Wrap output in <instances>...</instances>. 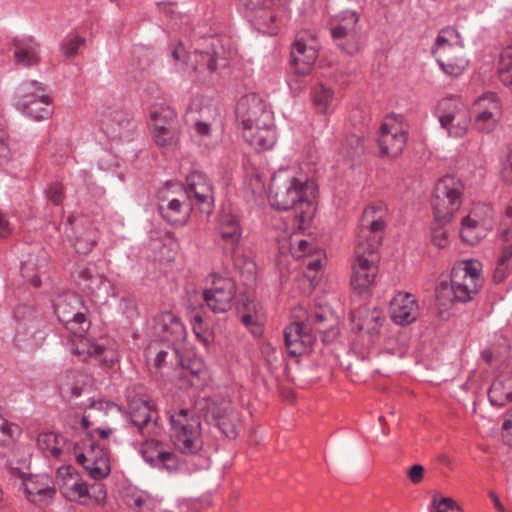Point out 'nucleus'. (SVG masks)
Wrapping results in <instances>:
<instances>
[{
    "label": "nucleus",
    "mask_w": 512,
    "mask_h": 512,
    "mask_svg": "<svg viewBox=\"0 0 512 512\" xmlns=\"http://www.w3.org/2000/svg\"><path fill=\"white\" fill-rule=\"evenodd\" d=\"M195 410L196 412H191L181 408L167 411L171 441L180 453L196 455L202 450L200 416L216 426L227 438L237 437L240 415L230 402L222 400L217 403L209 398H202L195 403Z\"/></svg>",
    "instance_id": "1"
},
{
    "label": "nucleus",
    "mask_w": 512,
    "mask_h": 512,
    "mask_svg": "<svg viewBox=\"0 0 512 512\" xmlns=\"http://www.w3.org/2000/svg\"><path fill=\"white\" fill-rule=\"evenodd\" d=\"M386 214L382 202L367 206L362 213L350 279L352 289L359 294L368 291L375 283L379 261L377 250L383 239Z\"/></svg>",
    "instance_id": "2"
},
{
    "label": "nucleus",
    "mask_w": 512,
    "mask_h": 512,
    "mask_svg": "<svg viewBox=\"0 0 512 512\" xmlns=\"http://www.w3.org/2000/svg\"><path fill=\"white\" fill-rule=\"evenodd\" d=\"M54 313L58 320L80 338L72 349L75 355H83V361L94 360L99 365L110 367L118 361V353L110 347L90 342L82 334L90 327V321L85 312L80 311L82 301L74 294H63L56 298L53 304Z\"/></svg>",
    "instance_id": "3"
},
{
    "label": "nucleus",
    "mask_w": 512,
    "mask_h": 512,
    "mask_svg": "<svg viewBox=\"0 0 512 512\" xmlns=\"http://www.w3.org/2000/svg\"><path fill=\"white\" fill-rule=\"evenodd\" d=\"M316 195L317 185L313 180L291 177L276 192L272 205L278 210L300 208L297 217L301 223H305L312 219L316 211Z\"/></svg>",
    "instance_id": "4"
},
{
    "label": "nucleus",
    "mask_w": 512,
    "mask_h": 512,
    "mask_svg": "<svg viewBox=\"0 0 512 512\" xmlns=\"http://www.w3.org/2000/svg\"><path fill=\"white\" fill-rule=\"evenodd\" d=\"M216 229L221 242L231 256L235 268L249 281H254L256 277L255 262L241 254L238 250L243 237V226L240 219L230 211L223 210L217 216Z\"/></svg>",
    "instance_id": "5"
},
{
    "label": "nucleus",
    "mask_w": 512,
    "mask_h": 512,
    "mask_svg": "<svg viewBox=\"0 0 512 512\" xmlns=\"http://www.w3.org/2000/svg\"><path fill=\"white\" fill-rule=\"evenodd\" d=\"M464 184L451 175H445L435 185L432 208L434 220L449 223L459 211L463 202Z\"/></svg>",
    "instance_id": "6"
},
{
    "label": "nucleus",
    "mask_w": 512,
    "mask_h": 512,
    "mask_svg": "<svg viewBox=\"0 0 512 512\" xmlns=\"http://www.w3.org/2000/svg\"><path fill=\"white\" fill-rule=\"evenodd\" d=\"M360 16L354 10L337 13L329 23L330 35L335 45L348 55H354L362 48Z\"/></svg>",
    "instance_id": "7"
},
{
    "label": "nucleus",
    "mask_w": 512,
    "mask_h": 512,
    "mask_svg": "<svg viewBox=\"0 0 512 512\" xmlns=\"http://www.w3.org/2000/svg\"><path fill=\"white\" fill-rule=\"evenodd\" d=\"M481 271V263L473 259L453 266L450 285L455 301L467 303L474 298L483 282Z\"/></svg>",
    "instance_id": "8"
},
{
    "label": "nucleus",
    "mask_w": 512,
    "mask_h": 512,
    "mask_svg": "<svg viewBox=\"0 0 512 512\" xmlns=\"http://www.w3.org/2000/svg\"><path fill=\"white\" fill-rule=\"evenodd\" d=\"M153 122V139L155 144L168 152L179 148L180 130L177 126L175 111L164 104L153 105L150 109Z\"/></svg>",
    "instance_id": "9"
},
{
    "label": "nucleus",
    "mask_w": 512,
    "mask_h": 512,
    "mask_svg": "<svg viewBox=\"0 0 512 512\" xmlns=\"http://www.w3.org/2000/svg\"><path fill=\"white\" fill-rule=\"evenodd\" d=\"M144 461L152 467L168 473H192L198 466H190L187 461L170 450H164L161 443L154 439H146L141 448Z\"/></svg>",
    "instance_id": "10"
},
{
    "label": "nucleus",
    "mask_w": 512,
    "mask_h": 512,
    "mask_svg": "<svg viewBox=\"0 0 512 512\" xmlns=\"http://www.w3.org/2000/svg\"><path fill=\"white\" fill-rule=\"evenodd\" d=\"M126 399L129 406V420L137 432L145 440L158 435L160 432L158 413L150 401L144 397L137 398L131 389L127 390Z\"/></svg>",
    "instance_id": "11"
},
{
    "label": "nucleus",
    "mask_w": 512,
    "mask_h": 512,
    "mask_svg": "<svg viewBox=\"0 0 512 512\" xmlns=\"http://www.w3.org/2000/svg\"><path fill=\"white\" fill-rule=\"evenodd\" d=\"M494 219L495 212L491 204H474L469 214L462 219L461 239L469 245H475L493 228Z\"/></svg>",
    "instance_id": "12"
},
{
    "label": "nucleus",
    "mask_w": 512,
    "mask_h": 512,
    "mask_svg": "<svg viewBox=\"0 0 512 512\" xmlns=\"http://www.w3.org/2000/svg\"><path fill=\"white\" fill-rule=\"evenodd\" d=\"M435 115L449 136L461 138L466 134L470 120L459 97L452 96L441 99L435 109Z\"/></svg>",
    "instance_id": "13"
},
{
    "label": "nucleus",
    "mask_w": 512,
    "mask_h": 512,
    "mask_svg": "<svg viewBox=\"0 0 512 512\" xmlns=\"http://www.w3.org/2000/svg\"><path fill=\"white\" fill-rule=\"evenodd\" d=\"M189 60L194 71L199 73H213L219 62L225 61V50L221 39L215 36H207L199 39L193 51L189 54Z\"/></svg>",
    "instance_id": "14"
},
{
    "label": "nucleus",
    "mask_w": 512,
    "mask_h": 512,
    "mask_svg": "<svg viewBox=\"0 0 512 512\" xmlns=\"http://www.w3.org/2000/svg\"><path fill=\"white\" fill-rule=\"evenodd\" d=\"M64 234L68 242L80 254H88L98 242V231L86 216H69L64 224Z\"/></svg>",
    "instance_id": "15"
},
{
    "label": "nucleus",
    "mask_w": 512,
    "mask_h": 512,
    "mask_svg": "<svg viewBox=\"0 0 512 512\" xmlns=\"http://www.w3.org/2000/svg\"><path fill=\"white\" fill-rule=\"evenodd\" d=\"M211 285L203 291L206 307L215 314L229 311L236 297V283L232 278L211 274Z\"/></svg>",
    "instance_id": "16"
},
{
    "label": "nucleus",
    "mask_w": 512,
    "mask_h": 512,
    "mask_svg": "<svg viewBox=\"0 0 512 512\" xmlns=\"http://www.w3.org/2000/svg\"><path fill=\"white\" fill-rule=\"evenodd\" d=\"M181 193L187 195L192 205H198L199 210L207 215L214 207V191L210 179L200 171H193L186 177V187Z\"/></svg>",
    "instance_id": "17"
},
{
    "label": "nucleus",
    "mask_w": 512,
    "mask_h": 512,
    "mask_svg": "<svg viewBox=\"0 0 512 512\" xmlns=\"http://www.w3.org/2000/svg\"><path fill=\"white\" fill-rule=\"evenodd\" d=\"M237 118L242 125V132L249 127L267 125L273 122V113L267 109L264 101L255 94L242 97L236 108Z\"/></svg>",
    "instance_id": "18"
},
{
    "label": "nucleus",
    "mask_w": 512,
    "mask_h": 512,
    "mask_svg": "<svg viewBox=\"0 0 512 512\" xmlns=\"http://www.w3.org/2000/svg\"><path fill=\"white\" fill-rule=\"evenodd\" d=\"M132 123L129 114L120 106L103 108L99 115V129L109 140L129 139Z\"/></svg>",
    "instance_id": "19"
},
{
    "label": "nucleus",
    "mask_w": 512,
    "mask_h": 512,
    "mask_svg": "<svg viewBox=\"0 0 512 512\" xmlns=\"http://www.w3.org/2000/svg\"><path fill=\"white\" fill-rule=\"evenodd\" d=\"M192 211V204L185 193L161 196L159 200V212L162 218L174 226L185 225Z\"/></svg>",
    "instance_id": "20"
},
{
    "label": "nucleus",
    "mask_w": 512,
    "mask_h": 512,
    "mask_svg": "<svg viewBox=\"0 0 512 512\" xmlns=\"http://www.w3.org/2000/svg\"><path fill=\"white\" fill-rule=\"evenodd\" d=\"M419 313L418 301L411 293L399 292L390 301L389 314L396 325H410L417 320Z\"/></svg>",
    "instance_id": "21"
},
{
    "label": "nucleus",
    "mask_w": 512,
    "mask_h": 512,
    "mask_svg": "<svg viewBox=\"0 0 512 512\" xmlns=\"http://www.w3.org/2000/svg\"><path fill=\"white\" fill-rule=\"evenodd\" d=\"M22 485L27 499L35 505H47L56 494L54 482L47 474L26 477Z\"/></svg>",
    "instance_id": "22"
},
{
    "label": "nucleus",
    "mask_w": 512,
    "mask_h": 512,
    "mask_svg": "<svg viewBox=\"0 0 512 512\" xmlns=\"http://www.w3.org/2000/svg\"><path fill=\"white\" fill-rule=\"evenodd\" d=\"M378 146L382 157L396 158L407 143V132L398 125L384 123L380 127Z\"/></svg>",
    "instance_id": "23"
},
{
    "label": "nucleus",
    "mask_w": 512,
    "mask_h": 512,
    "mask_svg": "<svg viewBox=\"0 0 512 512\" xmlns=\"http://www.w3.org/2000/svg\"><path fill=\"white\" fill-rule=\"evenodd\" d=\"M313 340L311 328L305 322L295 321L284 329L285 346L291 356L307 353L311 348Z\"/></svg>",
    "instance_id": "24"
},
{
    "label": "nucleus",
    "mask_w": 512,
    "mask_h": 512,
    "mask_svg": "<svg viewBox=\"0 0 512 512\" xmlns=\"http://www.w3.org/2000/svg\"><path fill=\"white\" fill-rule=\"evenodd\" d=\"M58 475L62 495L70 501L85 503L88 497V488L78 472L71 466H64L59 468Z\"/></svg>",
    "instance_id": "25"
},
{
    "label": "nucleus",
    "mask_w": 512,
    "mask_h": 512,
    "mask_svg": "<svg viewBox=\"0 0 512 512\" xmlns=\"http://www.w3.org/2000/svg\"><path fill=\"white\" fill-rule=\"evenodd\" d=\"M47 267V253L41 248H36L21 261V274L31 285L39 287L41 285V275L46 272Z\"/></svg>",
    "instance_id": "26"
},
{
    "label": "nucleus",
    "mask_w": 512,
    "mask_h": 512,
    "mask_svg": "<svg viewBox=\"0 0 512 512\" xmlns=\"http://www.w3.org/2000/svg\"><path fill=\"white\" fill-rule=\"evenodd\" d=\"M155 328L164 334L170 343L180 344L186 338V328L179 317L170 311H165L155 318Z\"/></svg>",
    "instance_id": "27"
},
{
    "label": "nucleus",
    "mask_w": 512,
    "mask_h": 512,
    "mask_svg": "<svg viewBox=\"0 0 512 512\" xmlns=\"http://www.w3.org/2000/svg\"><path fill=\"white\" fill-rule=\"evenodd\" d=\"M242 136L257 151L271 149L277 141L274 121L267 125L249 127L245 132H242Z\"/></svg>",
    "instance_id": "28"
},
{
    "label": "nucleus",
    "mask_w": 512,
    "mask_h": 512,
    "mask_svg": "<svg viewBox=\"0 0 512 512\" xmlns=\"http://www.w3.org/2000/svg\"><path fill=\"white\" fill-rule=\"evenodd\" d=\"M317 51L302 40H296L291 49V65L294 72L305 76L310 73L317 59Z\"/></svg>",
    "instance_id": "29"
},
{
    "label": "nucleus",
    "mask_w": 512,
    "mask_h": 512,
    "mask_svg": "<svg viewBox=\"0 0 512 512\" xmlns=\"http://www.w3.org/2000/svg\"><path fill=\"white\" fill-rule=\"evenodd\" d=\"M440 70L447 76L457 78L464 74L469 66L464 48L435 56Z\"/></svg>",
    "instance_id": "30"
},
{
    "label": "nucleus",
    "mask_w": 512,
    "mask_h": 512,
    "mask_svg": "<svg viewBox=\"0 0 512 512\" xmlns=\"http://www.w3.org/2000/svg\"><path fill=\"white\" fill-rule=\"evenodd\" d=\"M464 48V40L458 29L454 26H446L438 32L431 53L436 56Z\"/></svg>",
    "instance_id": "31"
},
{
    "label": "nucleus",
    "mask_w": 512,
    "mask_h": 512,
    "mask_svg": "<svg viewBox=\"0 0 512 512\" xmlns=\"http://www.w3.org/2000/svg\"><path fill=\"white\" fill-rule=\"evenodd\" d=\"M14 56L16 62L29 67L39 61L40 45L31 36H25L14 40Z\"/></svg>",
    "instance_id": "32"
},
{
    "label": "nucleus",
    "mask_w": 512,
    "mask_h": 512,
    "mask_svg": "<svg viewBox=\"0 0 512 512\" xmlns=\"http://www.w3.org/2000/svg\"><path fill=\"white\" fill-rule=\"evenodd\" d=\"M52 104L53 99L49 94H41L38 98L31 99L30 103L27 104V108L21 106L17 110L30 119L41 121L48 119L52 115Z\"/></svg>",
    "instance_id": "33"
},
{
    "label": "nucleus",
    "mask_w": 512,
    "mask_h": 512,
    "mask_svg": "<svg viewBox=\"0 0 512 512\" xmlns=\"http://www.w3.org/2000/svg\"><path fill=\"white\" fill-rule=\"evenodd\" d=\"M509 348L510 345L507 339L503 338L499 347L495 346V348L487 349L482 352V357L487 363L492 364L494 361L495 364L500 363L498 369L501 377L512 376V356L508 359L501 360L504 355L507 354Z\"/></svg>",
    "instance_id": "34"
},
{
    "label": "nucleus",
    "mask_w": 512,
    "mask_h": 512,
    "mask_svg": "<svg viewBox=\"0 0 512 512\" xmlns=\"http://www.w3.org/2000/svg\"><path fill=\"white\" fill-rule=\"evenodd\" d=\"M93 303L98 306H106L109 304L110 298H116L118 291L115 284L104 277L94 280V285L86 291Z\"/></svg>",
    "instance_id": "35"
},
{
    "label": "nucleus",
    "mask_w": 512,
    "mask_h": 512,
    "mask_svg": "<svg viewBox=\"0 0 512 512\" xmlns=\"http://www.w3.org/2000/svg\"><path fill=\"white\" fill-rule=\"evenodd\" d=\"M358 318L359 322L356 324L358 331H364L370 335H376L379 333L380 328L384 321V316L377 310H358L352 313V320Z\"/></svg>",
    "instance_id": "36"
},
{
    "label": "nucleus",
    "mask_w": 512,
    "mask_h": 512,
    "mask_svg": "<svg viewBox=\"0 0 512 512\" xmlns=\"http://www.w3.org/2000/svg\"><path fill=\"white\" fill-rule=\"evenodd\" d=\"M41 94H48L47 88L41 82L36 80H26L21 82L15 90L16 109L21 106L27 108L31 99L38 98Z\"/></svg>",
    "instance_id": "37"
},
{
    "label": "nucleus",
    "mask_w": 512,
    "mask_h": 512,
    "mask_svg": "<svg viewBox=\"0 0 512 512\" xmlns=\"http://www.w3.org/2000/svg\"><path fill=\"white\" fill-rule=\"evenodd\" d=\"M98 451H104L91 437H84L72 446V455L82 467L98 457Z\"/></svg>",
    "instance_id": "38"
},
{
    "label": "nucleus",
    "mask_w": 512,
    "mask_h": 512,
    "mask_svg": "<svg viewBox=\"0 0 512 512\" xmlns=\"http://www.w3.org/2000/svg\"><path fill=\"white\" fill-rule=\"evenodd\" d=\"M65 439L54 432H42L37 437L38 448L46 455L55 459H60Z\"/></svg>",
    "instance_id": "39"
},
{
    "label": "nucleus",
    "mask_w": 512,
    "mask_h": 512,
    "mask_svg": "<svg viewBox=\"0 0 512 512\" xmlns=\"http://www.w3.org/2000/svg\"><path fill=\"white\" fill-rule=\"evenodd\" d=\"M124 501L133 512H153L157 506L156 500L149 493L136 489L127 493Z\"/></svg>",
    "instance_id": "40"
},
{
    "label": "nucleus",
    "mask_w": 512,
    "mask_h": 512,
    "mask_svg": "<svg viewBox=\"0 0 512 512\" xmlns=\"http://www.w3.org/2000/svg\"><path fill=\"white\" fill-rule=\"evenodd\" d=\"M98 457L92 459L83 468L87 471L88 475L94 480H101L106 478L110 472V461L105 451H98Z\"/></svg>",
    "instance_id": "41"
},
{
    "label": "nucleus",
    "mask_w": 512,
    "mask_h": 512,
    "mask_svg": "<svg viewBox=\"0 0 512 512\" xmlns=\"http://www.w3.org/2000/svg\"><path fill=\"white\" fill-rule=\"evenodd\" d=\"M83 376L76 371H67L65 379L60 383V390L63 395L70 398L81 396L84 389Z\"/></svg>",
    "instance_id": "42"
},
{
    "label": "nucleus",
    "mask_w": 512,
    "mask_h": 512,
    "mask_svg": "<svg viewBox=\"0 0 512 512\" xmlns=\"http://www.w3.org/2000/svg\"><path fill=\"white\" fill-rule=\"evenodd\" d=\"M488 397L492 405L501 407L512 402V388L507 386L500 378L496 379L489 391Z\"/></svg>",
    "instance_id": "43"
},
{
    "label": "nucleus",
    "mask_w": 512,
    "mask_h": 512,
    "mask_svg": "<svg viewBox=\"0 0 512 512\" xmlns=\"http://www.w3.org/2000/svg\"><path fill=\"white\" fill-rule=\"evenodd\" d=\"M497 71L502 84L512 88V46L501 51Z\"/></svg>",
    "instance_id": "44"
},
{
    "label": "nucleus",
    "mask_w": 512,
    "mask_h": 512,
    "mask_svg": "<svg viewBox=\"0 0 512 512\" xmlns=\"http://www.w3.org/2000/svg\"><path fill=\"white\" fill-rule=\"evenodd\" d=\"M308 327L319 333L330 331L334 333L335 320L330 313L325 311H314L308 316Z\"/></svg>",
    "instance_id": "45"
},
{
    "label": "nucleus",
    "mask_w": 512,
    "mask_h": 512,
    "mask_svg": "<svg viewBox=\"0 0 512 512\" xmlns=\"http://www.w3.org/2000/svg\"><path fill=\"white\" fill-rule=\"evenodd\" d=\"M76 275L78 285L85 293L94 285L95 279L103 277L97 271V267L94 263L80 265L76 271Z\"/></svg>",
    "instance_id": "46"
},
{
    "label": "nucleus",
    "mask_w": 512,
    "mask_h": 512,
    "mask_svg": "<svg viewBox=\"0 0 512 512\" xmlns=\"http://www.w3.org/2000/svg\"><path fill=\"white\" fill-rule=\"evenodd\" d=\"M312 97L318 111L325 113L332 104L334 92L322 84H317L312 89Z\"/></svg>",
    "instance_id": "47"
},
{
    "label": "nucleus",
    "mask_w": 512,
    "mask_h": 512,
    "mask_svg": "<svg viewBox=\"0 0 512 512\" xmlns=\"http://www.w3.org/2000/svg\"><path fill=\"white\" fill-rule=\"evenodd\" d=\"M181 363L180 350L177 344L174 343L168 344L165 349L159 350L154 359V365L158 368L167 364L175 365Z\"/></svg>",
    "instance_id": "48"
},
{
    "label": "nucleus",
    "mask_w": 512,
    "mask_h": 512,
    "mask_svg": "<svg viewBox=\"0 0 512 512\" xmlns=\"http://www.w3.org/2000/svg\"><path fill=\"white\" fill-rule=\"evenodd\" d=\"M499 118L495 107H492V112L478 110L474 120V126L480 132L489 133L494 129Z\"/></svg>",
    "instance_id": "49"
},
{
    "label": "nucleus",
    "mask_w": 512,
    "mask_h": 512,
    "mask_svg": "<svg viewBox=\"0 0 512 512\" xmlns=\"http://www.w3.org/2000/svg\"><path fill=\"white\" fill-rule=\"evenodd\" d=\"M430 512H463V508L453 498L435 494L431 500Z\"/></svg>",
    "instance_id": "50"
},
{
    "label": "nucleus",
    "mask_w": 512,
    "mask_h": 512,
    "mask_svg": "<svg viewBox=\"0 0 512 512\" xmlns=\"http://www.w3.org/2000/svg\"><path fill=\"white\" fill-rule=\"evenodd\" d=\"M206 372L201 362H194L192 367H183L182 375L186 378L190 386L201 388L205 383Z\"/></svg>",
    "instance_id": "51"
},
{
    "label": "nucleus",
    "mask_w": 512,
    "mask_h": 512,
    "mask_svg": "<svg viewBox=\"0 0 512 512\" xmlns=\"http://www.w3.org/2000/svg\"><path fill=\"white\" fill-rule=\"evenodd\" d=\"M261 355L265 359L267 366L271 372H274L282 363L281 351L277 350L270 343H263L261 345Z\"/></svg>",
    "instance_id": "52"
},
{
    "label": "nucleus",
    "mask_w": 512,
    "mask_h": 512,
    "mask_svg": "<svg viewBox=\"0 0 512 512\" xmlns=\"http://www.w3.org/2000/svg\"><path fill=\"white\" fill-rule=\"evenodd\" d=\"M475 107L477 110L491 111L492 107H495L497 111V116L501 115V103L496 93H486L483 96L479 97L475 102Z\"/></svg>",
    "instance_id": "53"
},
{
    "label": "nucleus",
    "mask_w": 512,
    "mask_h": 512,
    "mask_svg": "<svg viewBox=\"0 0 512 512\" xmlns=\"http://www.w3.org/2000/svg\"><path fill=\"white\" fill-rule=\"evenodd\" d=\"M446 224L435 220L431 228V241L438 248H445L449 243L448 231L444 227Z\"/></svg>",
    "instance_id": "54"
},
{
    "label": "nucleus",
    "mask_w": 512,
    "mask_h": 512,
    "mask_svg": "<svg viewBox=\"0 0 512 512\" xmlns=\"http://www.w3.org/2000/svg\"><path fill=\"white\" fill-rule=\"evenodd\" d=\"M84 43L85 39L81 36H68L62 41L61 52L66 57H74Z\"/></svg>",
    "instance_id": "55"
},
{
    "label": "nucleus",
    "mask_w": 512,
    "mask_h": 512,
    "mask_svg": "<svg viewBox=\"0 0 512 512\" xmlns=\"http://www.w3.org/2000/svg\"><path fill=\"white\" fill-rule=\"evenodd\" d=\"M499 238L503 242L512 241V206H508L500 221Z\"/></svg>",
    "instance_id": "56"
},
{
    "label": "nucleus",
    "mask_w": 512,
    "mask_h": 512,
    "mask_svg": "<svg viewBox=\"0 0 512 512\" xmlns=\"http://www.w3.org/2000/svg\"><path fill=\"white\" fill-rule=\"evenodd\" d=\"M343 147L347 150V157L353 158L363 153L364 142L360 136L351 134L346 137L345 141L343 142Z\"/></svg>",
    "instance_id": "57"
},
{
    "label": "nucleus",
    "mask_w": 512,
    "mask_h": 512,
    "mask_svg": "<svg viewBox=\"0 0 512 512\" xmlns=\"http://www.w3.org/2000/svg\"><path fill=\"white\" fill-rule=\"evenodd\" d=\"M193 331L200 342L205 346H208L213 340L212 333L206 329L203 319L201 316L196 315L192 321Z\"/></svg>",
    "instance_id": "58"
},
{
    "label": "nucleus",
    "mask_w": 512,
    "mask_h": 512,
    "mask_svg": "<svg viewBox=\"0 0 512 512\" xmlns=\"http://www.w3.org/2000/svg\"><path fill=\"white\" fill-rule=\"evenodd\" d=\"M237 312L241 316L242 314H258L259 305L256 300L248 295H242L237 302Z\"/></svg>",
    "instance_id": "59"
},
{
    "label": "nucleus",
    "mask_w": 512,
    "mask_h": 512,
    "mask_svg": "<svg viewBox=\"0 0 512 512\" xmlns=\"http://www.w3.org/2000/svg\"><path fill=\"white\" fill-rule=\"evenodd\" d=\"M266 0H238V8L245 15L251 17L254 13L261 11Z\"/></svg>",
    "instance_id": "60"
},
{
    "label": "nucleus",
    "mask_w": 512,
    "mask_h": 512,
    "mask_svg": "<svg viewBox=\"0 0 512 512\" xmlns=\"http://www.w3.org/2000/svg\"><path fill=\"white\" fill-rule=\"evenodd\" d=\"M242 324L254 335L261 336L263 334V326L259 322L258 314H242L240 316Z\"/></svg>",
    "instance_id": "61"
},
{
    "label": "nucleus",
    "mask_w": 512,
    "mask_h": 512,
    "mask_svg": "<svg viewBox=\"0 0 512 512\" xmlns=\"http://www.w3.org/2000/svg\"><path fill=\"white\" fill-rule=\"evenodd\" d=\"M118 309L129 321H133L138 316L136 302L129 297L120 299Z\"/></svg>",
    "instance_id": "62"
},
{
    "label": "nucleus",
    "mask_w": 512,
    "mask_h": 512,
    "mask_svg": "<svg viewBox=\"0 0 512 512\" xmlns=\"http://www.w3.org/2000/svg\"><path fill=\"white\" fill-rule=\"evenodd\" d=\"M47 199L54 205H60L64 197L63 185L59 182H54L49 185L46 191Z\"/></svg>",
    "instance_id": "63"
},
{
    "label": "nucleus",
    "mask_w": 512,
    "mask_h": 512,
    "mask_svg": "<svg viewBox=\"0 0 512 512\" xmlns=\"http://www.w3.org/2000/svg\"><path fill=\"white\" fill-rule=\"evenodd\" d=\"M500 178L504 183L512 184V159L508 156L501 162Z\"/></svg>",
    "instance_id": "64"
}]
</instances>
